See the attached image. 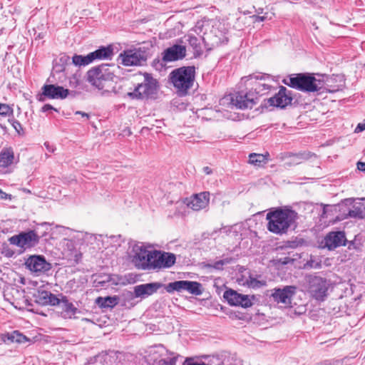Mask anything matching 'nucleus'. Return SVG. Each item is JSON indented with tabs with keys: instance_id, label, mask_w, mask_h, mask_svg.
<instances>
[{
	"instance_id": "nucleus-1",
	"label": "nucleus",
	"mask_w": 365,
	"mask_h": 365,
	"mask_svg": "<svg viewBox=\"0 0 365 365\" xmlns=\"http://www.w3.org/2000/svg\"><path fill=\"white\" fill-rule=\"evenodd\" d=\"M193 31L202 34V41L210 48L220 46L227 41L225 24L217 19H202L198 21Z\"/></svg>"
},
{
	"instance_id": "nucleus-2",
	"label": "nucleus",
	"mask_w": 365,
	"mask_h": 365,
	"mask_svg": "<svg viewBox=\"0 0 365 365\" xmlns=\"http://www.w3.org/2000/svg\"><path fill=\"white\" fill-rule=\"evenodd\" d=\"M266 219L268 221L267 229L269 232L282 235L286 233L288 229L294 225L297 219V213L289 209L277 208L269 212Z\"/></svg>"
},
{
	"instance_id": "nucleus-3",
	"label": "nucleus",
	"mask_w": 365,
	"mask_h": 365,
	"mask_svg": "<svg viewBox=\"0 0 365 365\" xmlns=\"http://www.w3.org/2000/svg\"><path fill=\"white\" fill-rule=\"evenodd\" d=\"M195 76V66H182L173 70L170 74V79L178 92L185 94L192 86Z\"/></svg>"
},
{
	"instance_id": "nucleus-4",
	"label": "nucleus",
	"mask_w": 365,
	"mask_h": 365,
	"mask_svg": "<svg viewBox=\"0 0 365 365\" xmlns=\"http://www.w3.org/2000/svg\"><path fill=\"white\" fill-rule=\"evenodd\" d=\"M158 91V82L149 73L143 75V81L135 87L134 90L127 93L131 99L147 100L154 98Z\"/></svg>"
},
{
	"instance_id": "nucleus-5",
	"label": "nucleus",
	"mask_w": 365,
	"mask_h": 365,
	"mask_svg": "<svg viewBox=\"0 0 365 365\" xmlns=\"http://www.w3.org/2000/svg\"><path fill=\"white\" fill-rule=\"evenodd\" d=\"M284 83L292 88L305 92H315L323 88V83L321 79L305 73H298L292 76L289 78V82L284 81Z\"/></svg>"
},
{
	"instance_id": "nucleus-6",
	"label": "nucleus",
	"mask_w": 365,
	"mask_h": 365,
	"mask_svg": "<svg viewBox=\"0 0 365 365\" xmlns=\"http://www.w3.org/2000/svg\"><path fill=\"white\" fill-rule=\"evenodd\" d=\"M113 66L102 64L98 67L93 68L88 72V81L93 86L98 89L104 88V81H111L114 76L110 68Z\"/></svg>"
},
{
	"instance_id": "nucleus-7",
	"label": "nucleus",
	"mask_w": 365,
	"mask_h": 365,
	"mask_svg": "<svg viewBox=\"0 0 365 365\" xmlns=\"http://www.w3.org/2000/svg\"><path fill=\"white\" fill-rule=\"evenodd\" d=\"M329 287V282L321 277L310 276L308 278V292L317 301H324Z\"/></svg>"
},
{
	"instance_id": "nucleus-8",
	"label": "nucleus",
	"mask_w": 365,
	"mask_h": 365,
	"mask_svg": "<svg viewBox=\"0 0 365 365\" xmlns=\"http://www.w3.org/2000/svg\"><path fill=\"white\" fill-rule=\"evenodd\" d=\"M122 64L125 66H141L145 63L148 54L141 48L127 50L119 56Z\"/></svg>"
},
{
	"instance_id": "nucleus-9",
	"label": "nucleus",
	"mask_w": 365,
	"mask_h": 365,
	"mask_svg": "<svg viewBox=\"0 0 365 365\" xmlns=\"http://www.w3.org/2000/svg\"><path fill=\"white\" fill-rule=\"evenodd\" d=\"M10 244L24 250L36 246L39 242V237L34 231L23 232L9 239Z\"/></svg>"
},
{
	"instance_id": "nucleus-10",
	"label": "nucleus",
	"mask_w": 365,
	"mask_h": 365,
	"mask_svg": "<svg viewBox=\"0 0 365 365\" xmlns=\"http://www.w3.org/2000/svg\"><path fill=\"white\" fill-rule=\"evenodd\" d=\"M69 93V91L62 86L53 84H46L41 88V93L38 94L36 98L43 102L49 99H64Z\"/></svg>"
},
{
	"instance_id": "nucleus-11",
	"label": "nucleus",
	"mask_w": 365,
	"mask_h": 365,
	"mask_svg": "<svg viewBox=\"0 0 365 365\" xmlns=\"http://www.w3.org/2000/svg\"><path fill=\"white\" fill-rule=\"evenodd\" d=\"M223 297L232 306H238L248 308L252 306L255 299L254 295H247L238 293L233 289H228L224 292Z\"/></svg>"
},
{
	"instance_id": "nucleus-12",
	"label": "nucleus",
	"mask_w": 365,
	"mask_h": 365,
	"mask_svg": "<svg viewBox=\"0 0 365 365\" xmlns=\"http://www.w3.org/2000/svg\"><path fill=\"white\" fill-rule=\"evenodd\" d=\"M150 269H161L172 267L175 262V255L170 252H152Z\"/></svg>"
},
{
	"instance_id": "nucleus-13",
	"label": "nucleus",
	"mask_w": 365,
	"mask_h": 365,
	"mask_svg": "<svg viewBox=\"0 0 365 365\" xmlns=\"http://www.w3.org/2000/svg\"><path fill=\"white\" fill-rule=\"evenodd\" d=\"M152 252L149 251L143 246L135 245L133 247V263L138 269L143 270H150V263L152 259Z\"/></svg>"
},
{
	"instance_id": "nucleus-14",
	"label": "nucleus",
	"mask_w": 365,
	"mask_h": 365,
	"mask_svg": "<svg viewBox=\"0 0 365 365\" xmlns=\"http://www.w3.org/2000/svg\"><path fill=\"white\" fill-rule=\"evenodd\" d=\"M25 266L31 272L41 274L48 271L51 264L41 255H31L25 262Z\"/></svg>"
},
{
	"instance_id": "nucleus-15",
	"label": "nucleus",
	"mask_w": 365,
	"mask_h": 365,
	"mask_svg": "<svg viewBox=\"0 0 365 365\" xmlns=\"http://www.w3.org/2000/svg\"><path fill=\"white\" fill-rule=\"evenodd\" d=\"M162 61L169 63L181 60L186 56V46L181 44H174L166 49L162 53Z\"/></svg>"
},
{
	"instance_id": "nucleus-16",
	"label": "nucleus",
	"mask_w": 365,
	"mask_h": 365,
	"mask_svg": "<svg viewBox=\"0 0 365 365\" xmlns=\"http://www.w3.org/2000/svg\"><path fill=\"white\" fill-rule=\"evenodd\" d=\"M295 290L296 287L294 286H285L282 289L275 288L271 291V297L274 302L289 306L292 303V298L295 294Z\"/></svg>"
},
{
	"instance_id": "nucleus-17",
	"label": "nucleus",
	"mask_w": 365,
	"mask_h": 365,
	"mask_svg": "<svg viewBox=\"0 0 365 365\" xmlns=\"http://www.w3.org/2000/svg\"><path fill=\"white\" fill-rule=\"evenodd\" d=\"M291 94L290 91L282 86L277 93L267 99V103L269 106L284 108L291 104L292 101Z\"/></svg>"
},
{
	"instance_id": "nucleus-18",
	"label": "nucleus",
	"mask_w": 365,
	"mask_h": 365,
	"mask_svg": "<svg viewBox=\"0 0 365 365\" xmlns=\"http://www.w3.org/2000/svg\"><path fill=\"white\" fill-rule=\"evenodd\" d=\"M210 193L208 192H202L195 194L186 199V205L195 211L202 210L209 204Z\"/></svg>"
},
{
	"instance_id": "nucleus-19",
	"label": "nucleus",
	"mask_w": 365,
	"mask_h": 365,
	"mask_svg": "<svg viewBox=\"0 0 365 365\" xmlns=\"http://www.w3.org/2000/svg\"><path fill=\"white\" fill-rule=\"evenodd\" d=\"M346 241L345 233L341 231L331 232L324 237V246L329 250L345 245Z\"/></svg>"
},
{
	"instance_id": "nucleus-20",
	"label": "nucleus",
	"mask_w": 365,
	"mask_h": 365,
	"mask_svg": "<svg viewBox=\"0 0 365 365\" xmlns=\"http://www.w3.org/2000/svg\"><path fill=\"white\" fill-rule=\"evenodd\" d=\"M163 286L160 282L140 284L134 287V294L136 297L145 298L155 293Z\"/></svg>"
},
{
	"instance_id": "nucleus-21",
	"label": "nucleus",
	"mask_w": 365,
	"mask_h": 365,
	"mask_svg": "<svg viewBox=\"0 0 365 365\" xmlns=\"http://www.w3.org/2000/svg\"><path fill=\"white\" fill-rule=\"evenodd\" d=\"M232 105L240 109L252 108L255 104L250 93H237L230 98Z\"/></svg>"
},
{
	"instance_id": "nucleus-22",
	"label": "nucleus",
	"mask_w": 365,
	"mask_h": 365,
	"mask_svg": "<svg viewBox=\"0 0 365 365\" xmlns=\"http://www.w3.org/2000/svg\"><path fill=\"white\" fill-rule=\"evenodd\" d=\"M323 88L330 93H334L342 89L344 86V81L342 76H332L322 80Z\"/></svg>"
},
{
	"instance_id": "nucleus-23",
	"label": "nucleus",
	"mask_w": 365,
	"mask_h": 365,
	"mask_svg": "<svg viewBox=\"0 0 365 365\" xmlns=\"http://www.w3.org/2000/svg\"><path fill=\"white\" fill-rule=\"evenodd\" d=\"M36 302L41 305H58L60 299L56 296L48 291H38L35 295Z\"/></svg>"
},
{
	"instance_id": "nucleus-24",
	"label": "nucleus",
	"mask_w": 365,
	"mask_h": 365,
	"mask_svg": "<svg viewBox=\"0 0 365 365\" xmlns=\"http://www.w3.org/2000/svg\"><path fill=\"white\" fill-rule=\"evenodd\" d=\"M348 216L359 219L365 217V202L364 200L354 202L352 207L349 210Z\"/></svg>"
},
{
	"instance_id": "nucleus-25",
	"label": "nucleus",
	"mask_w": 365,
	"mask_h": 365,
	"mask_svg": "<svg viewBox=\"0 0 365 365\" xmlns=\"http://www.w3.org/2000/svg\"><path fill=\"white\" fill-rule=\"evenodd\" d=\"M14 153L11 148H4L0 152V167L8 168L13 163Z\"/></svg>"
},
{
	"instance_id": "nucleus-26",
	"label": "nucleus",
	"mask_w": 365,
	"mask_h": 365,
	"mask_svg": "<svg viewBox=\"0 0 365 365\" xmlns=\"http://www.w3.org/2000/svg\"><path fill=\"white\" fill-rule=\"evenodd\" d=\"M186 42L192 48L195 53H200L202 52L201 41H202V34L200 38H197L192 34L189 33L184 36Z\"/></svg>"
},
{
	"instance_id": "nucleus-27",
	"label": "nucleus",
	"mask_w": 365,
	"mask_h": 365,
	"mask_svg": "<svg viewBox=\"0 0 365 365\" xmlns=\"http://www.w3.org/2000/svg\"><path fill=\"white\" fill-rule=\"evenodd\" d=\"M59 304L61 305L64 318H71L77 311V308L75 307L71 302H69L66 297H63L62 299H60Z\"/></svg>"
},
{
	"instance_id": "nucleus-28",
	"label": "nucleus",
	"mask_w": 365,
	"mask_h": 365,
	"mask_svg": "<svg viewBox=\"0 0 365 365\" xmlns=\"http://www.w3.org/2000/svg\"><path fill=\"white\" fill-rule=\"evenodd\" d=\"M92 60L110 58L113 56V48L110 46L101 47L96 51L90 53Z\"/></svg>"
},
{
	"instance_id": "nucleus-29",
	"label": "nucleus",
	"mask_w": 365,
	"mask_h": 365,
	"mask_svg": "<svg viewBox=\"0 0 365 365\" xmlns=\"http://www.w3.org/2000/svg\"><path fill=\"white\" fill-rule=\"evenodd\" d=\"M118 302L117 297H99L96 299V303L101 308H112Z\"/></svg>"
},
{
	"instance_id": "nucleus-30",
	"label": "nucleus",
	"mask_w": 365,
	"mask_h": 365,
	"mask_svg": "<svg viewBox=\"0 0 365 365\" xmlns=\"http://www.w3.org/2000/svg\"><path fill=\"white\" fill-rule=\"evenodd\" d=\"M186 287H187V281L186 280H180V281H175L173 282H170L168 284L165 289V290L169 292H173L174 291L177 292H182V291H186Z\"/></svg>"
},
{
	"instance_id": "nucleus-31",
	"label": "nucleus",
	"mask_w": 365,
	"mask_h": 365,
	"mask_svg": "<svg viewBox=\"0 0 365 365\" xmlns=\"http://www.w3.org/2000/svg\"><path fill=\"white\" fill-rule=\"evenodd\" d=\"M249 158L250 163L257 167H261L267 162L266 155L262 154L251 153L249 155Z\"/></svg>"
},
{
	"instance_id": "nucleus-32",
	"label": "nucleus",
	"mask_w": 365,
	"mask_h": 365,
	"mask_svg": "<svg viewBox=\"0 0 365 365\" xmlns=\"http://www.w3.org/2000/svg\"><path fill=\"white\" fill-rule=\"evenodd\" d=\"M72 61L74 65L81 66L88 65L93 61V60L90 53H88L85 56L81 55H74L72 58Z\"/></svg>"
},
{
	"instance_id": "nucleus-33",
	"label": "nucleus",
	"mask_w": 365,
	"mask_h": 365,
	"mask_svg": "<svg viewBox=\"0 0 365 365\" xmlns=\"http://www.w3.org/2000/svg\"><path fill=\"white\" fill-rule=\"evenodd\" d=\"M244 284H246L250 288L258 289V288L262 287L264 286H266L267 282L265 280H259L256 277L250 276L246 279Z\"/></svg>"
},
{
	"instance_id": "nucleus-34",
	"label": "nucleus",
	"mask_w": 365,
	"mask_h": 365,
	"mask_svg": "<svg viewBox=\"0 0 365 365\" xmlns=\"http://www.w3.org/2000/svg\"><path fill=\"white\" fill-rule=\"evenodd\" d=\"M186 291L195 295L202 294L201 284L197 282L187 281Z\"/></svg>"
},
{
	"instance_id": "nucleus-35",
	"label": "nucleus",
	"mask_w": 365,
	"mask_h": 365,
	"mask_svg": "<svg viewBox=\"0 0 365 365\" xmlns=\"http://www.w3.org/2000/svg\"><path fill=\"white\" fill-rule=\"evenodd\" d=\"M7 340L11 342H16V343H24L27 341V338L19 332L18 331H14L11 334H9L6 336Z\"/></svg>"
},
{
	"instance_id": "nucleus-36",
	"label": "nucleus",
	"mask_w": 365,
	"mask_h": 365,
	"mask_svg": "<svg viewBox=\"0 0 365 365\" xmlns=\"http://www.w3.org/2000/svg\"><path fill=\"white\" fill-rule=\"evenodd\" d=\"M232 261V258L227 257V258L218 260V261L214 262L213 264H208L207 265V267H210V268H213V269H215L217 270H222L224 265L231 263Z\"/></svg>"
},
{
	"instance_id": "nucleus-37",
	"label": "nucleus",
	"mask_w": 365,
	"mask_h": 365,
	"mask_svg": "<svg viewBox=\"0 0 365 365\" xmlns=\"http://www.w3.org/2000/svg\"><path fill=\"white\" fill-rule=\"evenodd\" d=\"M292 156L294 158L293 163L294 164H299L301 163V160H307L309 158L311 155L309 153H299V154H293Z\"/></svg>"
},
{
	"instance_id": "nucleus-38",
	"label": "nucleus",
	"mask_w": 365,
	"mask_h": 365,
	"mask_svg": "<svg viewBox=\"0 0 365 365\" xmlns=\"http://www.w3.org/2000/svg\"><path fill=\"white\" fill-rule=\"evenodd\" d=\"M13 113V110L8 105L0 104V115L7 116Z\"/></svg>"
},
{
	"instance_id": "nucleus-39",
	"label": "nucleus",
	"mask_w": 365,
	"mask_h": 365,
	"mask_svg": "<svg viewBox=\"0 0 365 365\" xmlns=\"http://www.w3.org/2000/svg\"><path fill=\"white\" fill-rule=\"evenodd\" d=\"M274 16V14L272 13L269 15L268 13H266L264 16H259V15H254L252 16V18L254 19V21L255 22H260L264 21L267 19H272V16Z\"/></svg>"
},
{
	"instance_id": "nucleus-40",
	"label": "nucleus",
	"mask_w": 365,
	"mask_h": 365,
	"mask_svg": "<svg viewBox=\"0 0 365 365\" xmlns=\"http://www.w3.org/2000/svg\"><path fill=\"white\" fill-rule=\"evenodd\" d=\"M176 361V357L163 359L158 362V365H175Z\"/></svg>"
},
{
	"instance_id": "nucleus-41",
	"label": "nucleus",
	"mask_w": 365,
	"mask_h": 365,
	"mask_svg": "<svg viewBox=\"0 0 365 365\" xmlns=\"http://www.w3.org/2000/svg\"><path fill=\"white\" fill-rule=\"evenodd\" d=\"M307 266L311 268L317 269L321 267V264L320 262H315L314 260L311 259L307 262Z\"/></svg>"
},
{
	"instance_id": "nucleus-42",
	"label": "nucleus",
	"mask_w": 365,
	"mask_h": 365,
	"mask_svg": "<svg viewBox=\"0 0 365 365\" xmlns=\"http://www.w3.org/2000/svg\"><path fill=\"white\" fill-rule=\"evenodd\" d=\"M231 358L225 357L222 360L217 359L218 362L216 365H230Z\"/></svg>"
},
{
	"instance_id": "nucleus-43",
	"label": "nucleus",
	"mask_w": 365,
	"mask_h": 365,
	"mask_svg": "<svg viewBox=\"0 0 365 365\" xmlns=\"http://www.w3.org/2000/svg\"><path fill=\"white\" fill-rule=\"evenodd\" d=\"M48 110H55V111H58V110L55 108H53L51 105L50 104H46L44 105L42 108H41V111L42 112H46V111H48Z\"/></svg>"
},
{
	"instance_id": "nucleus-44",
	"label": "nucleus",
	"mask_w": 365,
	"mask_h": 365,
	"mask_svg": "<svg viewBox=\"0 0 365 365\" xmlns=\"http://www.w3.org/2000/svg\"><path fill=\"white\" fill-rule=\"evenodd\" d=\"M365 130V120L357 125L356 128H355V133H359L362 132Z\"/></svg>"
},
{
	"instance_id": "nucleus-45",
	"label": "nucleus",
	"mask_w": 365,
	"mask_h": 365,
	"mask_svg": "<svg viewBox=\"0 0 365 365\" xmlns=\"http://www.w3.org/2000/svg\"><path fill=\"white\" fill-rule=\"evenodd\" d=\"M228 358H231L230 365H242V361L240 359L230 356H229Z\"/></svg>"
},
{
	"instance_id": "nucleus-46",
	"label": "nucleus",
	"mask_w": 365,
	"mask_h": 365,
	"mask_svg": "<svg viewBox=\"0 0 365 365\" xmlns=\"http://www.w3.org/2000/svg\"><path fill=\"white\" fill-rule=\"evenodd\" d=\"M183 365H207V364H205L204 362H202V363L192 362V361H189L188 359H186L184 361Z\"/></svg>"
},
{
	"instance_id": "nucleus-47",
	"label": "nucleus",
	"mask_w": 365,
	"mask_h": 365,
	"mask_svg": "<svg viewBox=\"0 0 365 365\" xmlns=\"http://www.w3.org/2000/svg\"><path fill=\"white\" fill-rule=\"evenodd\" d=\"M13 126L18 133H19V129L22 128L21 123L18 121H15L13 124Z\"/></svg>"
},
{
	"instance_id": "nucleus-48",
	"label": "nucleus",
	"mask_w": 365,
	"mask_h": 365,
	"mask_svg": "<svg viewBox=\"0 0 365 365\" xmlns=\"http://www.w3.org/2000/svg\"><path fill=\"white\" fill-rule=\"evenodd\" d=\"M357 168L361 171H365V163L359 162L357 163Z\"/></svg>"
},
{
	"instance_id": "nucleus-49",
	"label": "nucleus",
	"mask_w": 365,
	"mask_h": 365,
	"mask_svg": "<svg viewBox=\"0 0 365 365\" xmlns=\"http://www.w3.org/2000/svg\"><path fill=\"white\" fill-rule=\"evenodd\" d=\"M329 206H324L322 210V213L321 214L322 217H327V213L328 211Z\"/></svg>"
},
{
	"instance_id": "nucleus-50",
	"label": "nucleus",
	"mask_w": 365,
	"mask_h": 365,
	"mask_svg": "<svg viewBox=\"0 0 365 365\" xmlns=\"http://www.w3.org/2000/svg\"><path fill=\"white\" fill-rule=\"evenodd\" d=\"M8 195L0 190V199H7Z\"/></svg>"
},
{
	"instance_id": "nucleus-51",
	"label": "nucleus",
	"mask_w": 365,
	"mask_h": 365,
	"mask_svg": "<svg viewBox=\"0 0 365 365\" xmlns=\"http://www.w3.org/2000/svg\"><path fill=\"white\" fill-rule=\"evenodd\" d=\"M76 115H81V116L83 117H86L87 118H88V113H83V112H81V111H77L76 112Z\"/></svg>"
},
{
	"instance_id": "nucleus-52",
	"label": "nucleus",
	"mask_w": 365,
	"mask_h": 365,
	"mask_svg": "<svg viewBox=\"0 0 365 365\" xmlns=\"http://www.w3.org/2000/svg\"><path fill=\"white\" fill-rule=\"evenodd\" d=\"M204 172H205L206 174L209 175V174H210V173H211V169H210V168H208V167H205V168H204Z\"/></svg>"
},
{
	"instance_id": "nucleus-53",
	"label": "nucleus",
	"mask_w": 365,
	"mask_h": 365,
	"mask_svg": "<svg viewBox=\"0 0 365 365\" xmlns=\"http://www.w3.org/2000/svg\"><path fill=\"white\" fill-rule=\"evenodd\" d=\"M262 11H263V9H259L257 10V13H258V14H262Z\"/></svg>"
}]
</instances>
